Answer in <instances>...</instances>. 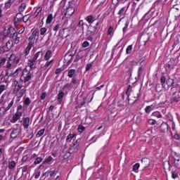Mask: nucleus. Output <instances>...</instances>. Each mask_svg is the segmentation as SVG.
<instances>
[{
    "label": "nucleus",
    "mask_w": 180,
    "mask_h": 180,
    "mask_svg": "<svg viewBox=\"0 0 180 180\" xmlns=\"http://www.w3.org/2000/svg\"><path fill=\"white\" fill-rule=\"evenodd\" d=\"M53 63H54V60H51L50 61L47 62L44 65L45 69L47 70L49 67L53 64Z\"/></svg>",
    "instance_id": "nucleus-42"
},
{
    "label": "nucleus",
    "mask_w": 180,
    "mask_h": 180,
    "mask_svg": "<svg viewBox=\"0 0 180 180\" xmlns=\"http://www.w3.org/2000/svg\"><path fill=\"white\" fill-rule=\"evenodd\" d=\"M160 130L162 133L168 132V124H167V122L162 123L160 127Z\"/></svg>",
    "instance_id": "nucleus-11"
},
{
    "label": "nucleus",
    "mask_w": 180,
    "mask_h": 180,
    "mask_svg": "<svg viewBox=\"0 0 180 180\" xmlns=\"http://www.w3.org/2000/svg\"><path fill=\"white\" fill-rule=\"evenodd\" d=\"M88 46H89V42H88L87 41H85L83 42L82 47L85 48V47H88Z\"/></svg>",
    "instance_id": "nucleus-64"
},
{
    "label": "nucleus",
    "mask_w": 180,
    "mask_h": 180,
    "mask_svg": "<svg viewBox=\"0 0 180 180\" xmlns=\"http://www.w3.org/2000/svg\"><path fill=\"white\" fill-rule=\"evenodd\" d=\"M16 167V162L15 161H11L8 163L9 169H13Z\"/></svg>",
    "instance_id": "nucleus-33"
},
{
    "label": "nucleus",
    "mask_w": 180,
    "mask_h": 180,
    "mask_svg": "<svg viewBox=\"0 0 180 180\" xmlns=\"http://www.w3.org/2000/svg\"><path fill=\"white\" fill-rule=\"evenodd\" d=\"M13 39L14 40L15 44H19V42L20 41V35L18 34V32H15L13 34Z\"/></svg>",
    "instance_id": "nucleus-12"
},
{
    "label": "nucleus",
    "mask_w": 180,
    "mask_h": 180,
    "mask_svg": "<svg viewBox=\"0 0 180 180\" xmlns=\"http://www.w3.org/2000/svg\"><path fill=\"white\" fill-rule=\"evenodd\" d=\"M35 63H36V60L33 58L28 60L27 64H28V66L30 67V70H33V65H34Z\"/></svg>",
    "instance_id": "nucleus-15"
},
{
    "label": "nucleus",
    "mask_w": 180,
    "mask_h": 180,
    "mask_svg": "<svg viewBox=\"0 0 180 180\" xmlns=\"http://www.w3.org/2000/svg\"><path fill=\"white\" fill-rule=\"evenodd\" d=\"M22 122H23L22 125H23L24 129L25 130L29 129V126L30 124V117H24Z\"/></svg>",
    "instance_id": "nucleus-10"
},
{
    "label": "nucleus",
    "mask_w": 180,
    "mask_h": 180,
    "mask_svg": "<svg viewBox=\"0 0 180 180\" xmlns=\"http://www.w3.org/2000/svg\"><path fill=\"white\" fill-rule=\"evenodd\" d=\"M140 96H141V93H136L135 94V96H134V100H132V101L131 102V103H134V102L137 101V99H139V98H140Z\"/></svg>",
    "instance_id": "nucleus-27"
},
{
    "label": "nucleus",
    "mask_w": 180,
    "mask_h": 180,
    "mask_svg": "<svg viewBox=\"0 0 180 180\" xmlns=\"http://www.w3.org/2000/svg\"><path fill=\"white\" fill-rule=\"evenodd\" d=\"M87 30L86 34L88 36L89 34H94L95 33V31L96 30V27H94L91 25H87Z\"/></svg>",
    "instance_id": "nucleus-9"
},
{
    "label": "nucleus",
    "mask_w": 180,
    "mask_h": 180,
    "mask_svg": "<svg viewBox=\"0 0 180 180\" xmlns=\"http://www.w3.org/2000/svg\"><path fill=\"white\" fill-rule=\"evenodd\" d=\"M53 160V158L51 156H49L47 159H46L44 162H43V165H46V164H49V162H51V161Z\"/></svg>",
    "instance_id": "nucleus-41"
},
{
    "label": "nucleus",
    "mask_w": 180,
    "mask_h": 180,
    "mask_svg": "<svg viewBox=\"0 0 180 180\" xmlns=\"http://www.w3.org/2000/svg\"><path fill=\"white\" fill-rule=\"evenodd\" d=\"M8 49L6 48L5 44H2L0 46V54H4L5 53H8Z\"/></svg>",
    "instance_id": "nucleus-18"
},
{
    "label": "nucleus",
    "mask_w": 180,
    "mask_h": 180,
    "mask_svg": "<svg viewBox=\"0 0 180 180\" xmlns=\"http://www.w3.org/2000/svg\"><path fill=\"white\" fill-rule=\"evenodd\" d=\"M72 57H74V55H71L68 53H66L64 56V63L67 64L68 65H70L71 63H72Z\"/></svg>",
    "instance_id": "nucleus-5"
},
{
    "label": "nucleus",
    "mask_w": 180,
    "mask_h": 180,
    "mask_svg": "<svg viewBox=\"0 0 180 180\" xmlns=\"http://www.w3.org/2000/svg\"><path fill=\"white\" fill-rule=\"evenodd\" d=\"M174 160L175 167L179 169H180V155L174 157Z\"/></svg>",
    "instance_id": "nucleus-14"
},
{
    "label": "nucleus",
    "mask_w": 180,
    "mask_h": 180,
    "mask_svg": "<svg viewBox=\"0 0 180 180\" xmlns=\"http://www.w3.org/2000/svg\"><path fill=\"white\" fill-rule=\"evenodd\" d=\"M124 11H126V7H122L118 12V15L120 16H122V15H123V13H124Z\"/></svg>",
    "instance_id": "nucleus-51"
},
{
    "label": "nucleus",
    "mask_w": 180,
    "mask_h": 180,
    "mask_svg": "<svg viewBox=\"0 0 180 180\" xmlns=\"http://www.w3.org/2000/svg\"><path fill=\"white\" fill-rule=\"evenodd\" d=\"M64 98V93L63 91H60L58 94V103L61 104V102H63V98Z\"/></svg>",
    "instance_id": "nucleus-17"
},
{
    "label": "nucleus",
    "mask_w": 180,
    "mask_h": 180,
    "mask_svg": "<svg viewBox=\"0 0 180 180\" xmlns=\"http://www.w3.org/2000/svg\"><path fill=\"white\" fill-rule=\"evenodd\" d=\"M170 12H173V13H174V16H176V18H179L180 15V5H174L173 8L170 9Z\"/></svg>",
    "instance_id": "nucleus-6"
},
{
    "label": "nucleus",
    "mask_w": 180,
    "mask_h": 180,
    "mask_svg": "<svg viewBox=\"0 0 180 180\" xmlns=\"http://www.w3.org/2000/svg\"><path fill=\"white\" fill-rule=\"evenodd\" d=\"M143 72V67H139L138 70V77H135L136 79H140V75H141V73Z\"/></svg>",
    "instance_id": "nucleus-37"
},
{
    "label": "nucleus",
    "mask_w": 180,
    "mask_h": 180,
    "mask_svg": "<svg viewBox=\"0 0 180 180\" xmlns=\"http://www.w3.org/2000/svg\"><path fill=\"white\" fill-rule=\"evenodd\" d=\"M28 45L27 47H28V49H32V47H33V45L34 44V41H28Z\"/></svg>",
    "instance_id": "nucleus-58"
},
{
    "label": "nucleus",
    "mask_w": 180,
    "mask_h": 180,
    "mask_svg": "<svg viewBox=\"0 0 180 180\" xmlns=\"http://www.w3.org/2000/svg\"><path fill=\"white\" fill-rule=\"evenodd\" d=\"M40 54L41 56H43V54L41 53V51L37 52L32 58L36 61L37 58L40 57Z\"/></svg>",
    "instance_id": "nucleus-39"
},
{
    "label": "nucleus",
    "mask_w": 180,
    "mask_h": 180,
    "mask_svg": "<svg viewBox=\"0 0 180 180\" xmlns=\"http://www.w3.org/2000/svg\"><path fill=\"white\" fill-rule=\"evenodd\" d=\"M14 84H15V86H17L18 88H20V89H22V83L18 82L17 80H15Z\"/></svg>",
    "instance_id": "nucleus-47"
},
{
    "label": "nucleus",
    "mask_w": 180,
    "mask_h": 180,
    "mask_svg": "<svg viewBox=\"0 0 180 180\" xmlns=\"http://www.w3.org/2000/svg\"><path fill=\"white\" fill-rule=\"evenodd\" d=\"M15 0H8L6 4H5V8H6V9H9V8H11V6H12V4H13V2H15Z\"/></svg>",
    "instance_id": "nucleus-23"
},
{
    "label": "nucleus",
    "mask_w": 180,
    "mask_h": 180,
    "mask_svg": "<svg viewBox=\"0 0 180 180\" xmlns=\"http://www.w3.org/2000/svg\"><path fill=\"white\" fill-rule=\"evenodd\" d=\"M5 63H6V58H3L0 59V67H1V65H4Z\"/></svg>",
    "instance_id": "nucleus-57"
},
{
    "label": "nucleus",
    "mask_w": 180,
    "mask_h": 180,
    "mask_svg": "<svg viewBox=\"0 0 180 180\" xmlns=\"http://www.w3.org/2000/svg\"><path fill=\"white\" fill-rule=\"evenodd\" d=\"M32 70H27V67H26L23 70H22V73L20 77V81L22 82H25L26 84V82H29V81H30V79H32V75H33V73H32V72H30Z\"/></svg>",
    "instance_id": "nucleus-2"
},
{
    "label": "nucleus",
    "mask_w": 180,
    "mask_h": 180,
    "mask_svg": "<svg viewBox=\"0 0 180 180\" xmlns=\"http://www.w3.org/2000/svg\"><path fill=\"white\" fill-rule=\"evenodd\" d=\"M22 137V127L17 124L12 129L11 133V138L15 140V139H20Z\"/></svg>",
    "instance_id": "nucleus-1"
},
{
    "label": "nucleus",
    "mask_w": 180,
    "mask_h": 180,
    "mask_svg": "<svg viewBox=\"0 0 180 180\" xmlns=\"http://www.w3.org/2000/svg\"><path fill=\"white\" fill-rule=\"evenodd\" d=\"M152 116H154L155 117H158V119H161V117H162L161 112H160L158 111L153 112L152 113Z\"/></svg>",
    "instance_id": "nucleus-30"
},
{
    "label": "nucleus",
    "mask_w": 180,
    "mask_h": 180,
    "mask_svg": "<svg viewBox=\"0 0 180 180\" xmlns=\"http://www.w3.org/2000/svg\"><path fill=\"white\" fill-rule=\"evenodd\" d=\"M86 20L88 22V23H94L95 22V20L94 19V15H90L86 18Z\"/></svg>",
    "instance_id": "nucleus-26"
},
{
    "label": "nucleus",
    "mask_w": 180,
    "mask_h": 180,
    "mask_svg": "<svg viewBox=\"0 0 180 180\" xmlns=\"http://www.w3.org/2000/svg\"><path fill=\"white\" fill-rule=\"evenodd\" d=\"M155 106H156L155 103H153L150 105L146 106L145 108V112L146 113H150V112H151V110H153V109H154V108H155Z\"/></svg>",
    "instance_id": "nucleus-16"
},
{
    "label": "nucleus",
    "mask_w": 180,
    "mask_h": 180,
    "mask_svg": "<svg viewBox=\"0 0 180 180\" xmlns=\"http://www.w3.org/2000/svg\"><path fill=\"white\" fill-rule=\"evenodd\" d=\"M25 9H26V3H22L18 7V12L22 13L25 11Z\"/></svg>",
    "instance_id": "nucleus-20"
},
{
    "label": "nucleus",
    "mask_w": 180,
    "mask_h": 180,
    "mask_svg": "<svg viewBox=\"0 0 180 180\" xmlns=\"http://www.w3.org/2000/svg\"><path fill=\"white\" fill-rule=\"evenodd\" d=\"M68 4L70 8L68 9V11H72L70 15H74V12H75L74 8H75V6H77V5L78 4V0H70L68 1Z\"/></svg>",
    "instance_id": "nucleus-4"
},
{
    "label": "nucleus",
    "mask_w": 180,
    "mask_h": 180,
    "mask_svg": "<svg viewBox=\"0 0 180 180\" xmlns=\"http://www.w3.org/2000/svg\"><path fill=\"white\" fill-rule=\"evenodd\" d=\"M22 115H23L22 111H16L15 114L13 116L11 123H16L22 117Z\"/></svg>",
    "instance_id": "nucleus-7"
},
{
    "label": "nucleus",
    "mask_w": 180,
    "mask_h": 180,
    "mask_svg": "<svg viewBox=\"0 0 180 180\" xmlns=\"http://www.w3.org/2000/svg\"><path fill=\"white\" fill-rule=\"evenodd\" d=\"M50 58H51V51L49 50L45 53L44 60H46V61H49Z\"/></svg>",
    "instance_id": "nucleus-21"
},
{
    "label": "nucleus",
    "mask_w": 180,
    "mask_h": 180,
    "mask_svg": "<svg viewBox=\"0 0 180 180\" xmlns=\"http://www.w3.org/2000/svg\"><path fill=\"white\" fill-rule=\"evenodd\" d=\"M74 75H75V70L74 69L70 70L68 73V77H69V78H72Z\"/></svg>",
    "instance_id": "nucleus-29"
},
{
    "label": "nucleus",
    "mask_w": 180,
    "mask_h": 180,
    "mask_svg": "<svg viewBox=\"0 0 180 180\" xmlns=\"http://www.w3.org/2000/svg\"><path fill=\"white\" fill-rule=\"evenodd\" d=\"M30 98L29 97L25 98L24 105H26V106H29L30 105Z\"/></svg>",
    "instance_id": "nucleus-44"
},
{
    "label": "nucleus",
    "mask_w": 180,
    "mask_h": 180,
    "mask_svg": "<svg viewBox=\"0 0 180 180\" xmlns=\"http://www.w3.org/2000/svg\"><path fill=\"white\" fill-rule=\"evenodd\" d=\"M85 103H86V101H85V98H84V100L82 102L78 103L77 106H76V108H79V109H81V108H82V106H84Z\"/></svg>",
    "instance_id": "nucleus-38"
},
{
    "label": "nucleus",
    "mask_w": 180,
    "mask_h": 180,
    "mask_svg": "<svg viewBox=\"0 0 180 180\" xmlns=\"http://www.w3.org/2000/svg\"><path fill=\"white\" fill-rule=\"evenodd\" d=\"M59 29H60V24H57L53 27V30L54 32H57Z\"/></svg>",
    "instance_id": "nucleus-63"
},
{
    "label": "nucleus",
    "mask_w": 180,
    "mask_h": 180,
    "mask_svg": "<svg viewBox=\"0 0 180 180\" xmlns=\"http://www.w3.org/2000/svg\"><path fill=\"white\" fill-rule=\"evenodd\" d=\"M70 157H71V153L67 152V153L64 155L63 158H64L65 160H67V158H70Z\"/></svg>",
    "instance_id": "nucleus-59"
},
{
    "label": "nucleus",
    "mask_w": 180,
    "mask_h": 180,
    "mask_svg": "<svg viewBox=\"0 0 180 180\" xmlns=\"http://www.w3.org/2000/svg\"><path fill=\"white\" fill-rule=\"evenodd\" d=\"M149 124H151V126H154L157 123V121L153 119L148 120Z\"/></svg>",
    "instance_id": "nucleus-56"
},
{
    "label": "nucleus",
    "mask_w": 180,
    "mask_h": 180,
    "mask_svg": "<svg viewBox=\"0 0 180 180\" xmlns=\"http://www.w3.org/2000/svg\"><path fill=\"white\" fill-rule=\"evenodd\" d=\"M166 78L165 76H162L160 78V83L162 84V86H164V84H165Z\"/></svg>",
    "instance_id": "nucleus-53"
},
{
    "label": "nucleus",
    "mask_w": 180,
    "mask_h": 180,
    "mask_svg": "<svg viewBox=\"0 0 180 180\" xmlns=\"http://www.w3.org/2000/svg\"><path fill=\"white\" fill-rule=\"evenodd\" d=\"M51 22H53V14L52 13H51L48 15V17L46 18V25H50V23H51Z\"/></svg>",
    "instance_id": "nucleus-25"
},
{
    "label": "nucleus",
    "mask_w": 180,
    "mask_h": 180,
    "mask_svg": "<svg viewBox=\"0 0 180 180\" xmlns=\"http://www.w3.org/2000/svg\"><path fill=\"white\" fill-rule=\"evenodd\" d=\"M67 2V0H61L60 2V6H62V8H64L65 6V4Z\"/></svg>",
    "instance_id": "nucleus-62"
},
{
    "label": "nucleus",
    "mask_w": 180,
    "mask_h": 180,
    "mask_svg": "<svg viewBox=\"0 0 180 180\" xmlns=\"http://www.w3.org/2000/svg\"><path fill=\"white\" fill-rule=\"evenodd\" d=\"M26 92V89H22L20 91V92L18 93V96L19 98H22V96H23V95H25V93Z\"/></svg>",
    "instance_id": "nucleus-43"
},
{
    "label": "nucleus",
    "mask_w": 180,
    "mask_h": 180,
    "mask_svg": "<svg viewBox=\"0 0 180 180\" xmlns=\"http://www.w3.org/2000/svg\"><path fill=\"white\" fill-rule=\"evenodd\" d=\"M74 137H75V134H69L67 138H66V141L68 143L71 142V141L74 139Z\"/></svg>",
    "instance_id": "nucleus-34"
},
{
    "label": "nucleus",
    "mask_w": 180,
    "mask_h": 180,
    "mask_svg": "<svg viewBox=\"0 0 180 180\" xmlns=\"http://www.w3.org/2000/svg\"><path fill=\"white\" fill-rule=\"evenodd\" d=\"M131 50H133V45L128 46L126 49V53L130 54V53H131Z\"/></svg>",
    "instance_id": "nucleus-40"
},
{
    "label": "nucleus",
    "mask_w": 180,
    "mask_h": 180,
    "mask_svg": "<svg viewBox=\"0 0 180 180\" xmlns=\"http://www.w3.org/2000/svg\"><path fill=\"white\" fill-rule=\"evenodd\" d=\"M12 64H13V60L12 59V56L8 59L6 65L7 70H11V67H12Z\"/></svg>",
    "instance_id": "nucleus-22"
},
{
    "label": "nucleus",
    "mask_w": 180,
    "mask_h": 180,
    "mask_svg": "<svg viewBox=\"0 0 180 180\" xmlns=\"http://www.w3.org/2000/svg\"><path fill=\"white\" fill-rule=\"evenodd\" d=\"M2 82H5V81H4V73L1 72L0 75V85H2Z\"/></svg>",
    "instance_id": "nucleus-60"
},
{
    "label": "nucleus",
    "mask_w": 180,
    "mask_h": 180,
    "mask_svg": "<svg viewBox=\"0 0 180 180\" xmlns=\"http://www.w3.org/2000/svg\"><path fill=\"white\" fill-rule=\"evenodd\" d=\"M19 91H20V88H19L15 85V87L13 89L14 94H18V92H19Z\"/></svg>",
    "instance_id": "nucleus-61"
},
{
    "label": "nucleus",
    "mask_w": 180,
    "mask_h": 180,
    "mask_svg": "<svg viewBox=\"0 0 180 180\" xmlns=\"http://www.w3.org/2000/svg\"><path fill=\"white\" fill-rule=\"evenodd\" d=\"M44 131H45L44 129L39 130L36 134V137H41V136L44 134Z\"/></svg>",
    "instance_id": "nucleus-36"
},
{
    "label": "nucleus",
    "mask_w": 180,
    "mask_h": 180,
    "mask_svg": "<svg viewBox=\"0 0 180 180\" xmlns=\"http://www.w3.org/2000/svg\"><path fill=\"white\" fill-rule=\"evenodd\" d=\"M20 72H22V68H18L13 73H11L10 75H13L14 78H16Z\"/></svg>",
    "instance_id": "nucleus-19"
},
{
    "label": "nucleus",
    "mask_w": 180,
    "mask_h": 180,
    "mask_svg": "<svg viewBox=\"0 0 180 180\" xmlns=\"http://www.w3.org/2000/svg\"><path fill=\"white\" fill-rule=\"evenodd\" d=\"M166 83H167V85H168V86H174V79L169 78L166 81Z\"/></svg>",
    "instance_id": "nucleus-31"
},
{
    "label": "nucleus",
    "mask_w": 180,
    "mask_h": 180,
    "mask_svg": "<svg viewBox=\"0 0 180 180\" xmlns=\"http://www.w3.org/2000/svg\"><path fill=\"white\" fill-rule=\"evenodd\" d=\"M6 89V85L5 84H0V94L4 92Z\"/></svg>",
    "instance_id": "nucleus-48"
},
{
    "label": "nucleus",
    "mask_w": 180,
    "mask_h": 180,
    "mask_svg": "<svg viewBox=\"0 0 180 180\" xmlns=\"http://www.w3.org/2000/svg\"><path fill=\"white\" fill-rule=\"evenodd\" d=\"M43 161V158L38 157L36 158L35 161L34 162V164L35 165H37V164H40Z\"/></svg>",
    "instance_id": "nucleus-35"
},
{
    "label": "nucleus",
    "mask_w": 180,
    "mask_h": 180,
    "mask_svg": "<svg viewBox=\"0 0 180 180\" xmlns=\"http://www.w3.org/2000/svg\"><path fill=\"white\" fill-rule=\"evenodd\" d=\"M12 106H13V100L8 103L7 107L3 106L0 108V115H1V116L6 115V112L12 108Z\"/></svg>",
    "instance_id": "nucleus-3"
},
{
    "label": "nucleus",
    "mask_w": 180,
    "mask_h": 180,
    "mask_svg": "<svg viewBox=\"0 0 180 180\" xmlns=\"http://www.w3.org/2000/svg\"><path fill=\"white\" fill-rule=\"evenodd\" d=\"M32 35L34 36V37L36 39L37 38V40H39V29H35L32 32Z\"/></svg>",
    "instance_id": "nucleus-28"
},
{
    "label": "nucleus",
    "mask_w": 180,
    "mask_h": 180,
    "mask_svg": "<svg viewBox=\"0 0 180 180\" xmlns=\"http://www.w3.org/2000/svg\"><path fill=\"white\" fill-rule=\"evenodd\" d=\"M84 130H85V127H84L82 125H79L78 126V131H79V133H82V131H84Z\"/></svg>",
    "instance_id": "nucleus-52"
},
{
    "label": "nucleus",
    "mask_w": 180,
    "mask_h": 180,
    "mask_svg": "<svg viewBox=\"0 0 180 180\" xmlns=\"http://www.w3.org/2000/svg\"><path fill=\"white\" fill-rule=\"evenodd\" d=\"M139 168H140V163H136L135 165H134L133 166L134 171H137Z\"/></svg>",
    "instance_id": "nucleus-55"
},
{
    "label": "nucleus",
    "mask_w": 180,
    "mask_h": 180,
    "mask_svg": "<svg viewBox=\"0 0 180 180\" xmlns=\"http://www.w3.org/2000/svg\"><path fill=\"white\" fill-rule=\"evenodd\" d=\"M41 12V8H38L36 11L34 13V16H35V18H37V16H39V13H40Z\"/></svg>",
    "instance_id": "nucleus-46"
},
{
    "label": "nucleus",
    "mask_w": 180,
    "mask_h": 180,
    "mask_svg": "<svg viewBox=\"0 0 180 180\" xmlns=\"http://www.w3.org/2000/svg\"><path fill=\"white\" fill-rule=\"evenodd\" d=\"M22 20L23 14H22V13H18L14 18L15 23H20V22H22Z\"/></svg>",
    "instance_id": "nucleus-13"
},
{
    "label": "nucleus",
    "mask_w": 180,
    "mask_h": 180,
    "mask_svg": "<svg viewBox=\"0 0 180 180\" xmlns=\"http://www.w3.org/2000/svg\"><path fill=\"white\" fill-rule=\"evenodd\" d=\"M46 32H47V28L46 27H42L40 29V34L41 36L44 35V34L46 33Z\"/></svg>",
    "instance_id": "nucleus-49"
},
{
    "label": "nucleus",
    "mask_w": 180,
    "mask_h": 180,
    "mask_svg": "<svg viewBox=\"0 0 180 180\" xmlns=\"http://www.w3.org/2000/svg\"><path fill=\"white\" fill-rule=\"evenodd\" d=\"M67 88L68 89H72L74 88V85H72V83H68L63 86V89H65Z\"/></svg>",
    "instance_id": "nucleus-32"
},
{
    "label": "nucleus",
    "mask_w": 180,
    "mask_h": 180,
    "mask_svg": "<svg viewBox=\"0 0 180 180\" xmlns=\"http://www.w3.org/2000/svg\"><path fill=\"white\" fill-rule=\"evenodd\" d=\"M172 178L173 179H176V178H178V172H176V171H172Z\"/></svg>",
    "instance_id": "nucleus-45"
},
{
    "label": "nucleus",
    "mask_w": 180,
    "mask_h": 180,
    "mask_svg": "<svg viewBox=\"0 0 180 180\" xmlns=\"http://www.w3.org/2000/svg\"><path fill=\"white\" fill-rule=\"evenodd\" d=\"M12 47H13V42H12L11 40H8L6 44V48L9 51L11 49H12Z\"/></svg>",
    "instance_id": "nucleus-24"
},
{
    "label": "nucleus",
    "mask_w": 180,
    "mask_h": 180,
    "mask_svg": "<svg viewBox=\"0 0 180 180\" xmlns=\"http://www.w3.org/2000/svg\"><path fill=\"white\" fill-rule=\"evenodd\" d=\"M71 84H73L74 85H77V84H78V79H77V77H72Z\"/></svg>",
    "instance_id": "nucleus-54"
},
{
    "label": "nucleus",
    "mask_w": 180,
    "mask_h": 180,
    "mask_svg": "<svg viewBox=\"0 0 180 180\" xmlns=\"http://www.w3.org/2000/svg\"><path fill=\"white\" fill-rule=\"evenodd\" d=\"M150 167V159L147 158H142L141 168L144 169Z\"/></svg>",
    "instance_id": "nucleus-8"
},
{
    "label": "nucleus",
    "mask_w": 180,
    "mask_h": 180,
    "mask_svg": "<svg viewBox=\"0 0 180 180\" xmlns=\"http://www.w3.org/2000/svg\"><path fill=\"white\" fill-rule=\"evenodd\" d=\"M13 63H15L16 65L19 64V62L20 61V58L18 56H16L13 60Z\"/></svg>",
    "instance_id": "nucleus-50"
}]
</instances>
